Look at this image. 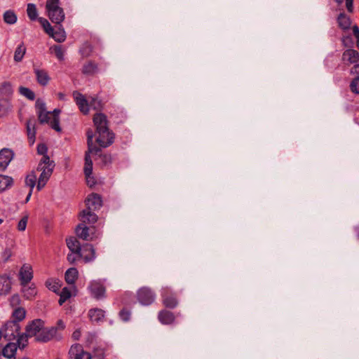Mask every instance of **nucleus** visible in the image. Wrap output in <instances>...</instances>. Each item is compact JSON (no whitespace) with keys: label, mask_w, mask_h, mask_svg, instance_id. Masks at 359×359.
<instances>
[{"label":"nucleus","mask_w":359,"mask_h":359,"mask_svg":"<svg viewBox=\"0 0 359 359\" xmlns=\"http://www.w3.org/2000/svg\"><path fill=\"white\" fill-rule=\"evenodd\" d=\"M48 148L45 144H39L37 146V152L39 154L44 155L46 154Z\"/></svg>","instance_id":"13d9d810"},{"label":"nucleus","mask_w":359,"mask_h":359,"mask_svg":"<svg viewBox=\"0 0 359 359\" xmlns=\"http://www.w3.org/2000/svg\"><path fill=\"white\" fill-rule=\"evenodd\" d=\"M0 331L2 336L8 341H13L17 339V343L20 348H24L26 346L25 344H21L24 339V334L20 333V326L16 320H8L3 325Z\"/></svg>","instance_id":"f03ea898"},{"label":"nucleus","mask_w":359,"mask_h":359,"mask_svg":"<svg viewBox=\"0 0 359 359\" xmlns=\"http://www.w3.org/2000/svg\"><path fill=\"white\" fill-rule=\"evenodd\" d=\"M341 60L346 65L356 64L359 61V53L352 48L346 49L342 54Z\"/></svg>","instance_id":"ddd939ff"},{"label":"nucleus","mask_w":359,"mask_h":359,"mask_svg":"<svg viewBox=\"0 0 359 359\" xmlns=\"http://www.w3.org/2000/svg\"><path fill=\"white\" fill-rule=\"evenodd\" d=\"M35 106L37 109V114L43 113L46 111V104L39 100H36Z\"/></svg>","instance_id":"6e6d98bb"},{"label":"nucleus","mask_w":359,"mask_h":359,"mask_svg":"<svg viewBox=\"0 0 359 359\" xmlns=\"http://www.w3.org/2000/svg\"><path fill=\"white\" fill-rule=\"evenodd\" d=\"M80 252L85 263L90 262L95 258V250L91 244L86 243L83 245Z\"/></svg>","instance_id":"f3484780"},{"label":"nucleus","mask_w":359,"mask_h":359,"mask_svg":"<svg viewBox=\"0 0 359 359\" xmlns=\"http://www.w3.org/2000/svg\"><path fill=\"white\" fill-rule=\"evenodd\" d=\"M44 326V322L41 319H34L30 322L25 328V337H36L41 332Z\"/></svg>","instance_id":"6e6552de"},{"label":"nucleus","mask_w":359,"mask_h":359,"mask_svg":"<svg viewBox=\"0 0 359 359\" xmlns=\"http://www.w3.org/2000/svg\"><path fill=\"white\" fill-rule=\"evenodd\" d=\"M49 36L59 43L63 42L66 39V33L65 29L62 27L61 24L57 30L55 31L53 29L52 33H50Z\"/></svg>","instance_id":"c756f323"},{"label":"nucleus","mask_w":359,"mask_h":359,"mask_svg":"<svg viewBox=\"0 0 359 359\" xmlns=\"http://www.w3.org/2000/svg\"><path fill=\"white\" fill-rule=\"evenodd\" d=\"M91 295L97 299L104 297L105 287L100 282L93 281L88 286Z\"/></svg>","instance_id":"2eb2a0df"},{"label":"nucleus","mask_w":359,"mask_h":359,"mask_svg":"<svg viewBox=\"0 0 359 359\" xmlns=\"http://www.w3.org/2000/svg\"><path fill=\"white\" fill-rule=\"evenodd\" d=\"M36 121L34 118H29L26 122L27 135L29 144L32 145L36 138Z\"/></svg>","instance_id":"412c9836"},{"label":"nucleus","mask_w":359,"mask_h":359,"mask_svg":"<svg viewBox=\"0 0 359 359\" xmlns=\"http://www.w3.org/2000/svg\"><path fill=\"white\" fill-rule=\"evenodd\" d=\"M13 185V179L8 175H0V193L10 189Z\"/></svg>","instance_id":"a878e982"},{"label":"nucleus","mask_w":359,"mask_h":359,"mask_svg":"<svg viewBox=\"0 0 359 359\" xmlns=\"http://www.w3.org/2000/svg\"><path fill=\"white\" fill-rule=\"evenodd\" d=\"M26 53V48L23 43H21L16 48L14 53V60L17 62L22 61Z\"/></svg>","instance_id":"c9c22d12"},{"label":"nucleus","mask_w":359,"mask_h":359,"mask_svg":"<svg viewBox=\"0 0 359 359\" xmlns=\"http://www.w3.org/2000/svg\"><path fill=\"white\" fill-rule=\"evenodd\" d=\"M80 221L81 222L80 224H84L86 226L87 224L93 225L97 221V216L93 212V210H90L88 209H85L82 212H81L80 215Z\"/></svg>","instance_id":"dca6fc26"},{"label":"nucleus","mask_w":359,"mask_h":359,"mask_svg":"<svg viewBox=\"0 0 359 359\" xmlns=\"http://www.w3.org/2000/svg\"><path fill=\"white\" fill-rule=\"evenodd\" d=\"M73 359H91V355L90 353L87 351H84L82 353H81L79 355L76 356Z\"/></svg>","instance_id":"e2e57ef3"},{"label":"nucleus","mask_w":359,"mask_h":359,"mask_svg":"<svg viewBox=\"0 0 359 359\" xmlns=\"http://www.w3.org/2000/svg\"><path fill=\"white\" fill-rule=\"evenodd\" d=\"M79 272L76 268L67 269L65 274V279L67 284L73 285L78 278Z\"/></svg>","instance_id":"cd10ccee"},{"label":"nucleus","mask_w":359,"mask_h":359,"mask_svg":"<svg viewBox=\"0 0 359 359\" xmlns=\"http://www.w3.org/2000/svg\"><path fill=\"white\" fill-rule=\"evenodd\" d=\"M60 296L63 297L64 298H66L68 299L71 297V292L67 287H64L62 290V292L60 293Z\"/></svg>","instance_id":"0e129e2a"},{"label":"nucleus","mask_w":359,"mask_h":359,"mask_svg":"<svg viewBox=\"0 0 359 359\" xmlns=\"http://www.w3.org/2000/svg\"><path fill=\"white\" fill-rule=\"evenodd\" d=\"M119 317L123 321H128L130 318V312L126 309H123L119 311Z\"/></svg>","instance_id":"5fc2aeb1"},{"label":"nucleus","mask_w":359,"mask_h":359,"mask_svg":"<svg viewBox=\"0 0 359 359\" xmlns=\"http://www.w3.org/2000/svg\"><path fill=\"white\" fill-rule=\"evenodd\" d=\"M28 222V215H25L19 221L17 229L20 231H23L26 229L27 224Z\"/></svg>","instance_id":"603ef678"},{"label":"nucleus","mask_w":359,"mask_h":359,"mask_svg":"<svg viewBox=\"0 0 359 359\" xmlns=\"http://www.w3.org/2000/svg\"><path fill=\"white\" fill-rule=\"evenodd\" d=\"M99 158L100 160V163L102 165H107L111 163V156L108 154H102V151L98 153Z\"/></svg>","instance_id":"49530a36"},{"label":"nucleus","mask_w":359,"mask_h":359,"mask_svg":"<svg viewBox=\"0 0 359 359\" xmlns=\"http://www.w3.org/2000/svg\"><path fill=\"white\" fill-rule=\"evenodd\" d=\"M92 51V48L90 46H86V47L82 48L80 49V53L81 54L82 57H87L90 55V53Z\"/></svg>","instance_id":"4d7b16f0"},{"label":"nucleus","mask_w":359,"mask_h":359,"mask_svg":"<svg viewBox=\"0 0 359 359\" xmlns=\"http://www.w3.org/2000/svg\"><path fill=\"white\" fill-rule=\"evenodd\" d=\"M18 346V343H13V342L8 343L4 347V348L2 350L3 355L8 358H11L13 357H15Z\"/></svg>","instance_id":"393cba45"},{"label":"nucleus","mask_w":359,"mask_h":359,"mask_svg":"<svg viewBox=\"0 0 359 359\" xmlns=\"http://www.w3.org/2000/svg\"><path fill=\"white\" fill-rule=\"evenodd\" d=\"M36 175L34 172H32L30 174L27 175L25 178V184L29 187L30 189L33 190L34 186L36 185Z\"/></svg>","instance_id":"a19ab883"},{"label":"nucleus","mask_w":359,"mask_h":359,"mask_svg":"<svg viewBox=\"0 0 359 359\" xmlns=\"http://www.w3.org/2000/svg\"><path fill=\"white\" fill-rule=\"evenodd\" d=\"M98 72V65L93 60H88L82 67V73L86 75L92 76Z\"/></svg>","instance_id":"b1692460"},{"label":"nucleus","mask_w":359,"mask_h":359,"mask_svg":"<svg viewBox=\"0 0 359 359\" xmlns=\"http://www.w3.org/2000/svg\"><path fill=\"white\" fill-rule=\"evenodd\" d=\"M37 170L41 172L38 179V183L36 186L37 190L40 191L45 187L46 184L51 176L53 170V166H52V168L43 167V169Z\"/></svg>","instance_id":"a211bd4d"},{"label":"nucleus","mask_w":359,"mask_h":359,"mask_svg":"<svg viewBox=\"0 0 359 359\" xmlns=\"http://www.w3.org/2000/svg\"><path fill=\"white\" fill-rule=\"evenodd\" d=\"M337 22L339 27L344 30L348 29L351 23L350 18L344 13L339 15L337 18Z\"/></svg>","instance_id":"c85d7f7f"},{"label":"nucleus","mask_w":359,"mask_h":359,"mask_svg":"<svg viewBox=\"0 0 359 359\" xmlns=\"http://www.w3.org/2000/svg\"><path fill=\"white\" fill-rule=\"evenodd\" d=\"M51 112L47 111L38 114L39 121L41 124L49 123L50 120L51 119Z\"/></svg>","instance_id":"37998d69"},{"label":"nucleus","mask_w":359,"mask_h":359,"mask_svg":"<svg viewBox=\"0 0 359 359\" xmlns=\"http://www.w3.org/2000/svg\"><path fill=\"white\" fill-rule=\"evenodd\" d=\"M19 91L29 100H34L35 99L34 93L28 88L21 86L20 87Z\"/></svg>","instance_id":"c03bdc74"},{"label":"nucleus","mask_w":359,"mask_h":359,"mask_svg":"<svg viewBox=\"0 0 359 359\" xmlns=\"http://www.w3.org/2000/svg\"><path fill=\"white\" fill-rule=\"evenodd\" d=\"M351 73L359 76V64H355L353 66V67L351 70Z\"/></svg>","instance_id":"774afa93"},{"label":"nucleus","mask_w":359,"mask_h":359,"mask_svg":"<svg viewBox=\"0 0 359 359\" xmlns=\"http://www.w3.org/2000/svg\"><path fill=\"white\" fill-rule=\"evenodd\" d=\"M27 14L31 21L38 20V11L34 4L29 3L27 6Z\"/></svg>","instance_id":"f704fd0d"},{"label":"nucleus","mask_w":359,"mask_h":359,"mask_svg":"<svg viewBox=\"0 0 359 359\" xmlns=\"http://www.w3.org/2000/svg\"><path fill=\"white\" fill-rule=\"evenodd\" d=\"M158 318L162 324L169 325L174 322L175 317L172 312L163 309L158 313Z\"/></svg>","instance_id":"5701e85b"},{"label":"nucleus","mask_w":359,"mask_h":359,"mask_svg":"<svg viewBox=\"0 0 359 359\" xmlns=\"http://www.w3.org/2000/svg\"><path fill=\"white\" fill-rule=\"evenodd\" d=\"M81 336V330L80 329H77L73 333H72V337L74 340L75 341H78L80 337Z\"/></svg>","instance_id":"338daca9"},{"label":"nucleus","mask_w":359,"mask_h":359,"mask_svg":"<svg viewBox=\"0 0 359 359\" xmlns=\"http://www.w3.org/2000/svg\"><path fill=\"white\" fill-rule=\"evenodd\" d=\"M89 107L95 110H100L102 107V101L97 97H92L90 103L88 104V107Z\"/></svg>","instance_id":"de8ad7c7"},{"label":"nucleus","mask_w":359,"mask_h":359,"mask_svg":"<svg viewBox=\"0 0 359 359\" xmlns=\"http://www.w3.org/2000/svg\"><path fill=\"white\" fill-rule=\"evenodd\" d=\"M34 73L39 85L41 86H46L48 85L50 80V77L46 69L34 67Z\"/></svg>","instance_id":"aec40b11"},{"label":"nucleus","mask_w":359,"mask_h":359,"mask_svg":"<svg viewBox=\"0 0 359 359\" xmlns=\"http://www.w3.org/2000/svg\"><path fill=\"white\" fill-rule=\"evenodd\" d=\"M84 351H85L83 350V346L81 344H74L71 346L68 353L71 358H74L76 356L79 355Z\"/></svg>","instance_id":"e433bc0d"},{"label":"nucleus","mask_w":359,"mask_h":359,"mask_svg":"<svg viewBox=\"0 0 359 359\" xmlns=\"http://www.w3.org/2000/svg\"><path fill=\"white\" fill-rule=\"evenodd\" d=\"M66 243L68 248L71 252H80L81 245L79 241L75 237H70L66 239Z\"/></svg>","instance_id":"2f4dec72"},{"label":"nucleus","mask_w":359,"mask_h":359,"mask_svg":"<svg viewBox=\"0 0 359 359\" xmlns=\"http://www.w3.org/2000/svg\"><path fill=\"white\" fill-rule=\"evenodd\" d=\"M49 124L50 126L57 132L61 131V128L60 127V118L57 115H55L53 117V119L50 120Z\"/></svg>","instance_id":"09e8293b"},{"label":"nucleus","mask_w":359,"mask_h":359,"mask_svg":"<svg viewBox=\"0 0 359 359\" xmlns=\"http://www.w3.org/2000/svg\"><path fill=\"white\" fill-rule=\"evenodd\" d=\"M38 21L39 22V23L43 28L44 32L47 34L50 35V34L52 33L53 28L51 26V25L50 24V22H48V20L46 18L40 17V18H39Z\"/></svg>","instance_id":"79ce46f5"},{"label":"nucleus","mask_w":359,"mask_h":359,"mask_svg":"<svg viewBox=\"0 0 359 359\" xmlns=\"http://www.w3.org/2000/svg\"><path fill=\"white\" fill-rule=\"evenodd\" d=\"M73 96L76 102V104L78 105L80 111L83 114H87L89 111L88 102L84 97V95H83L78 91H74L73 93Z\"/></svg>","instance_id":"6ab92c4d"},{"label":"nucleus","mask_w":359,"mask_h":359,"mask_svg":"<svg viewBox=\"0 0 359 359\" xmlns=\"http://www.w3.org/2000/svg\"><path fill=\"white\" fill-rule=\"evenodd\" d=\"M10 302H11V305L12 306H18L20 302V298L19 295H18V294L13 295L11 298Z\"/></svg>","instance_id":"bf43d9fd"},{"label":"nucleus","mask_w":359,"mask_h":359,"mask_svg":"<svg viewBox=\"0 0 359 359\" xmlns=\"http://www.w3.org/2000/svg\"><path fill=\"white\" fill-rule=\"evenodd\" d=\"M26 316V311L22 307H18L14 309L11 316V320H16L18 323L22 321Z\"/></svg>","instance_id":"72a5a7b5"},{"label":"nucleus","mask_w":359,"mask_h":359,"mask_svg":"<svg viewBox=\"0 0 359 359\" xmlns=\"http://www.w3.org/2000/svg\"><path fill=\"white\" fill-rule=\"evenodd\" d=\"M53 339L56 340L62 339L61 334H57V328H54V327H43L41 332L36 336V341L41 342H47Z\"/></svg>","instance_id":"0eeeda50"},{"label":"nucleus","mask_w":359,"mask_h":359,"mask_svg":"<svg viewBox=\"0 0 359 359\" xmlns=\"http://www.w3.org/2000/svg\"><path fill=\"white\" fill-rule=\"evenodd\" d=\"M88 316L92 322L98 323L104 318V311L100 309H92L88 312Z\"/></svg>","instance_id":"bb28decb"},{"label":"nucleus","mask_w":359,"mask_h":359,"mask_svg":"<svg viewBox=\"0 0 359 359\" xmlns=\"http://www.w3.org/2000/svg\"><path fill=\"white\" fill-rule=\"evenodd\" d=\"M13 252L10 248H6L1 253V257L4 262H7L12 257Z\"/></svg>","instance_id":"3c124183"},{"label":"nucleus","mask_w":359,"mask_h":359,"mask_svg":"<svg viewBox=\"0 0 359 359\" xmlns=\"http://www.w3.org/2000/svg\"><path fill=\"white\" fill-rule=\"evenodd\" d=\"M138 302L144 306L151 304L155 299V293L149 287H144L140 288L137 293Z\"/></svg>","instance_id":"423d86ee"},{"label":"nucleus","mask_w":359,"mask_h":359,"mask_svg":"<svg viewBox=\"0 0 359 359\" xmlns=\"http://www.w3.org/2000/svg\"><path fill=\"white\" fill-rule=\"evenodd\" d=\"M22 291L23 292V295L27 299H32L36 294V292H37L36 288L34 284H32L29 286H28V285H27L26 286H22Z\"/></svg>","instance_id":"473e14b6"},{"label":"nucleus","mask_w":359,"mask_h":359,"mask_svg":"<svg viewBox=\"0 0 359 359\" xmlns=\"http://www.w3.org/2000/svg\"><path fill=\"white\" fill-rule=\"evenodd\" d=\"M46 285L49 290H50L55 292H56L60 288V285H59L58 283L56 281H53L52 280H46Z\"/></svg>","instance_id":"864d4df0"},{"label":"nucleus","mask_w":359,"mask_h":359,"mask_svg":"<svg viewBox=\"0 0 359 359\" xmlns=\"http://www.w3.org/2000/svg\"><path fill=\"white\" fill-rule=\"evenodd\" d=\"M11 110V101L8 98L0 97V118L6 116Z\"/></svg>","instance_id":"7c9ffc66"},{"label":"nucleus","mask_w":359,"mask_h":359,"mask_svg":"<svg viewBox=\"0 0 359 359\" xmlns=\"http://www.w3.org/2000/svg\"><path fill=\"white\" fill-rule=\"evenodd\" d=\"M54 328H57V334H60L59 331L64 330L65 328V323L62 320H58L57 321V325L54 327Z\"/></svg>","instance_id":"680f3d73"},{"label":"nucleus","mask_w":359,"mask_h":359,"mask_svg":"<svg viewBox=\"0 0 359 359\" xmlns=\"http://www.w3.org/2000/svg\"><path fill=\"white\" fill-rule=\"evenodd\" d=\"M161 295L162 303L165 307L173 309L178 305L177 294L168 287H165L161 289Z\"/></svg>","instance_id":"39448f33"},{"label":"nucleus","mask_w":359,"mask_h":359,"mask_svg":"<svg viewBox=\"0 0 359 359\" xmlns=\"http://www.w3.org/2000/svg\"><path fill=\"white\" fill-rule=\"evenodd\" d=\"M18 277L22 286L28 285L33 278L32 266L29 264H24L19 271Z\"/></svg>","instance_id":"1a4fd4ad"},{"label":"nucleus","mask_w":359,"mask_h":359,"mask_svg":"<svg viewBox=\"0 0 359 359\" xmlns=\"http://www.w3.org/2000/svg\"><path fill=\"white\" fill-rule=\"evenodd\" d=\"M12 287L11 276L10 274L0 275V295H6L10 293Z\"/></svg>","instance_id":"4468645a"},{"label":"nucleus","mask_w":359,"mask_h":359,"mask_svg":"<svg viewBox=\"0 0 359 359\" xmlns=\"http://www.w3.org/2000/svg\"><path fill=\"white\" fill-rule=\"evenodd\" d=\"M15 154L8 148H4L0 150V172L6 170L11 161L13 159Z\"/></svg>","instance_id":"9d476101"},{"label":"nucleus","mask_w":359,"mask_h":359,"mask_svg":"<svg viewBox=\"0 0 359 359\" xmlns=\"http://www.w3.org/2000/svg\"><path fill=\"white\" fill-rule=\"evenodd\" d=\"M46 11L48 17L53 23L60 25L65 20V12L60 6V0H47Z\"/></svg>","instance_id":"20e7f679"},{"label":"nucleus","mask_w":359,"mask_h":359,"mask_svg":"<svg viewBox=\"0 0 359 359\" xmlns=\"http://www.w3.org/2000/svg\"><path fill=\"white\" fill-rule=\"evenodd\" d=\"M87 135V144L88 151L85 154V165H84V174L85 176L92 175L93 172V161L91 160L90 154H98L101 151V148L97 147L93 144L94 133L92 130L89 129L86 132Z\"/></svg>","instance_id":"7ed1b4c3"},{"label":"nucleus","mask_w":359,"mask_h":359,"mask_svg":"<svg viewBox=\"0 0 359 359\" xmlns=\"http://www.w3.org/2000/svg\"><path fill=\"white\" fill-rule=\"evenodd\" d=\"M50 50H52L54 52L56 57L60 61L64 60L65 50L63 48V47L62 46L54 45L50 48Z\"/></svg>","instance_id":"ea45409f"},{"label":"nucleus","mask_w":359,"mask_h":359,"mask_svg":"<svg viewBox=\"0 0 359 359\" xmlns=\"http://www.w3.org/2000/svg\"><path fill=\"white\" fill-rule=\"evenodd\" d=\"M346 7L349 13L353 11V0H346Z\"/></svg>","instance_id":"69168bd1"},{"label":"nucleus","mask_w":359,"mask_h":359,"mask_svg":"<svg viewBox=\"0 0 359 359\" xmlns=\"http://www.w3.org/2000/svg\"><path fill=\"white\" fill-rule=\"evenodd\" d=\"M54 165L53 161L50 160V157L47 154H44L37 166V170H41L43 167L52 168Z\"/></svg>","instance_id":"58836bf2"},{"label":"nucleus","mask_w":359,"mask_h":359,"mask_svg":"<svg viewBox=\"0 0 359 359\" xmlns=\"http://www.w3.org/2000/svg\"><path fill=\"white\" fill-rule=\"evenodd\" d=\"M93 226H87L84 224H79L75 229L76 236L84 241H91L93 238Z\"/></svg>","instance_id":"9b49d317"},{"label":"nucleus","mask_w":359,"mask_h":359,"mask_svg":"<svg viewBox=\"0 0 359 359\" xmlns=\"http://www.w3.org/2000/svg\"><path fill=\"white\" fill-rule=\"evenodd\" d=\"M13 93V86L9 81H4L0 83V97L8 98L11 100Z\"/></svg>","instance_id":"4be33fe9"},{"label":"nucleus","mask_w":359,"mask_h":359,"mask_svg":"<svg viewBox=\"0 0 359 359\" xmlns=\"http://www.w3.org/2000/svg\"><path fill=\"white\" fill-rule=\"evenodd\" d=\"M4 20L7 24L13 25L17 21V15L11 10L6 11L4 14Z\"/></svg>","instance_id":"4c0bfd02"},{"label":"nucleus","mask_w":359,"mask_h":359,"mask_svg":"<svg viewBox=\"0 0 359 359\" xmlns=\"http://www.w3.org/2000/svg\"><path fill=\"white\" fill-rule=\"evenodd\" d=\"M93 123L98 134L96 142L100 147L106 148L112 144L114 134L109 129L107 116L102 113L95 114L93 116Z\"/></svg>","instance_id":"f257e3e1"},{"label":"nucleus","mask_w":359,"mask_h":359,"mask_svg":"<svg viewBox=\"0 0 359 359\" xmlns=\"http://www.w3.org/2000/svg\"><path fill=\"white\" fill-rule=\"evenodd\" d=\"M92 175H88V176H86V183L88 187H93L95 185L96 181L93 177L91 176Z\"/></svg>","instance_id":"052dcab7"},{"label":"nucleus","mask_w":359,"mask_h":359,"mask_svg":"<svg viewBox=\"0 0 359 359\" xmlns=\"http://www.w3.org/2000/svg\"><path fill=\"white\" fill-rule=\"evenodd\" d=\"M85 202L86 205V209L93 211L100 209L102 205L101 196L99 194L95 193L88 195Z\"/></svg>","instance_id":"f8f14e48"},{"label":"nucleus","mask_w":359,"mask_h":359,"mask_svg":"<svg viewBox=\"0 0 359 359\" xmlns=\"http://www.w3.org/2000/svg\"><path fill=\"white\" fill-rule=\"evenodd\" d=\"M350 89L353 93L359 94V76H357L351 81Z\"/></svg>","instance_id":"8fccbe9b"},{"label":"nucleus","mask_w":359,"mask_h":359,"mask_svg":"<svg viewBox=\"0 0 359 359\" xmlns=\"http://www.w3.org/2000/svg\"><path fill=\"white\" fill-rule=\"evenodd\" d=\"M81 252H71L69 253L67 257V261L71 264H74L76 262L82 259L81 255L80 254Z\"/></svg>","instance_id":"a18cd8bd"}]
</instances>
